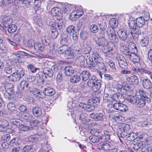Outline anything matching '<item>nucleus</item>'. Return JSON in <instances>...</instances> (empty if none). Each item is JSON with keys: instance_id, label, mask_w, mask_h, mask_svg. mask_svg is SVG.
<instances>
[{"instance_id": "f257e3e1", "label": "nucleus", "mask_w": 152, "mask_h": 152, "mask_svg": "<svg viewBox=\"0 0 152 152\" xmlns=\"http://www.w3.org/2000/svg\"><path fill=\"white\" fill-rule=\"evenodd\" d=\"M145 21L142 17H138L136 20H129V26L132 31L128 33V35L131 38H132L134 39L138 38L141 31L140 28L145 25Z\"/></svg>"}, {"instance_id": "f03ea898", "label": "nucleus", "mask_w": 152, "mask_h": 152, "mask_svg": "<svg viewBox=\"0 0 152 152\" xmlns=\"http://www.w3.org/2000/svg\"><path fill=\"white\" fill-rule=\"evenodd\" d=\"M126 98L129 102L137 105L140 108L144 107L146 104V102H147V100L145 99H138L136 97L134 96L131 95H127Z\"/></svg>"}, {"instance_id": "7ed1b4c3", "label": "nucleus", "mask_w": 152, "mask_h": 152, "mask_svg": "<svg viewBox=\"0 0 152 152\" xmlns=\"http://www.w3.org/2000/svg\"><path fill=\"white\" fill-rule=\"evenodd\" d=\"M58 52L60 54L64 55L66 58L71 59L74 56V53L71 49L66 45H63L60 47Z\"/></svg>"}, {"instance_id": "20e7f679", "label": "nucleus", "mask_w": 152, "mask_h": 152, "mask_svg": "<svg viewBox=\"0 0 152 152\" xmlns=\"http://www.w3.org/2000/svg\"><path fill=\"white\" fill-rule=\"evenodd\" d=\"M92 56L94 58V61L92 57L87 56L86 65H88L89 68L94 67L96 62H97L98 57H99V55L97 51H93Z\"/></svg>"}, {"instance_id": "39448f33", "label": "nucleus", "mask_w": 152, "mask_h": 152, "mask_svg": "<svg viewBox=\"0 0 152 152\" xmlns=\"http://www.w3.org/2000/svg\"><path fill=\"white\" fill-rule=\"evenodd\" d=\"M43 73L42 72H39L37 75H38L40 79L42 80V81H44L45 79L48 77H53L54 72L52 69L51 68L45 69L43 70Z\"/></svg>"}, {"instance_id": "423d86ee", "label": "nucleus", "mask_w": 152, "mask_h": 152, "mask_svg": "<svg viewBox=\"0 0 152 152\" xmlns=\"http://www.w3.org/2000/svg\"><path fill=\"white\" fill-rule=\"evenodd\" d=\"M106 32L108 37L112 42L116 43L118 42V38L116 37L114 30L113 27H108L107 29Z\"/></svg>"}, {"instance_id": "0eeeda50", "label": "nucleus", "mask_w": 152, "mask_h": 152, "mask_svg": "<svg viewBox=\"0 0 152 152\" xmlns=\"http://www.w3.org/2000/svg\"><path fill=\"white\" fill-rule=\"evenodd\" d=\"M116 58L121 68L124 69H126L128 68V64L125 58L122 55L120 54H117Z\"/></svg>"}, {"instance_id": "6e6552de", "label": "nucleus", "mask_w": 152, "mask_h": 152, "mask_svg": "<svg viewBox=\"0 0 152 152\" xmlns=\"http://www.w3.org/2000/svg\"><path fill=\"white\" fill-rule=\"evenodd\" d=\"M25 74L24 71L22 69L20 68L15 72H14L11 76L13 81L19 80L22 78Z\"/></svg>"}, {"instance_id": "1a4fd4ad", "label": "nucleus", "mask_w": 152, "mask_h": 152, "mask_svg": "<svg viewBox=\"0 0 152 152\" xmlns=\"http://www.w3.org/2000/svg\"><path fill=\"white\" fill-rule=\"evenodd\" d=\"M28 91L36 97L42 99L45 97V95L42 92H41L39 90L34 88L33 86H29Z\"/></svg>"}, {"instance_id": "9d476101", "label": "nucleus", "mask_w": 152, "mask_h": 152, "mask_svg": "<svg viewBox=\"0 0 152 152\" xmlns=\"http://www.w3.org/2000/svg\"><path fill=\"white\" fill-rule=\"evenodd\" d=\"M102 58L99 56V57H98L97 62H96L94 68L97 70H99L100 72L105 73L106 72V68L104 64L102 62L100 61Z\"/></svg>"}, {"instance_id": "9b49d317", "label": "nucleus", "mask_w": 152, "mask_h": 152, "mask_svg": "<svg viewBox=\"0 0 152 152\" xmlns=\"http://www.w3.org/2000/svg\"><path fill=\"white\" fill-rule=\"evenodd\" d=\"M102 50L106 54L105 56L109 57L111 56L115 52L114 48L110 47L108 43L102 47Z\"/></svg>"}, {"instance_id": "f8f14e48", "label": "nucleus", "mask_w": 152, "mask_h": 152, "mask_svg": "<svg viewBox=\"0 0 152 152\" xmlns=\"http://www.w3.org/2000/svg\"><path fill=\"white\" fill-rule=\"evenodd\" d=\"M109 101L110 102H112L113 100L119 102H122L124 101V97L121 95V94H113L111 97H108L106 99Z\"/></svg>"}, {"instance_id": "ddd939ff", "label": "nucleus", "mask_w": 152, "mask_h": 152, "mask_svg": "<svg viewBox=\"0 0 152 152\" xmlns=\"http://www.w3.org/2000/svg\"><path fill=\"white\" fill-rule=\"evenodd\" d=\"M134 96L136 97L138 99H145L147 103H149L150 102V99L147 97L145 93L142 90H139L136 91Z\"/></svg>"}, {"instance_id": "4468645a", "label": "nucleus", "mask_w": 152, "mask_h": 152, "mask_svg": "<svg viewBox=\"0 0 152 152\" xmlns=\"http://www.w3.org/2000/svg\"><path fill=\"white\" fill-rule=\"evenodd\" d=\"M4 87L5 91L7 94H9L8 98L11 99V96L13 94L14 86L12 83H6L4 84Z\"/></svg>"}, {"instance_id": "2eb2a0df", "label": "nucleus", "mask_w": 152, "mask_h": 152, "mask_svg": "<svg viewBox=\"0 0 152 152\" xmlns=\"http://www.w3.org/2000/svg\"><path fill=\"white\" fill-rule=\"evenodd\" d=\"M79 107L87 111L90 112L94 109V106L89 102V100L87 103H80L79 104Z\"/></svg>"}, {"instance_id": "dca6fc26", "label": "nucleus", "mask_w": 152, "mask_h": 152, "mask_svg": "<svg viewBox=\"0 0 152 152\" xmlns=\"http://www.w3.org/2000/svg\"><path fill=\"white\" fill-rule=\"evenodd\" d=\"M82 12L81 13L80 10L73 11L70 14L69 18L72 20H75L83 15V12Z\"/></svg>"}, {"instance_id": "f3484780", "label": "nucleus", "mask_w": 152, "mask_h": 152, "mask_svg": "<svg viewBox=\"0 0 152 152\" xmlns=\"http://www.w3.org/2000/svg\"><path fill=\"white\" fill-rule=\"evenodd\" d=\"M104 114L102 111L98 112L91 113L90 116L91 118L96 119L97 121H102L104 118Z\"/></svg>"}, {"instance_id": "a211bd4d", "label": "nucleus", "mask_w": 152, "mask_h": 152, "mask_svg": "<svg viewBox=\"0 0 152 152\" xmlns=\"http://www.w3.org/2000/svg\"><path fill=\"white\" fill-rule=\"evenodd\" d=\"M132 69L133 71L137 73L140 76H142L144 73L148 74L150 75L152 79V72L147 70L137 67L133 68Z\"/></svg>"}, {"instance_id": "6ab92c4d", "label": "nucleus", "mask_w": 152, "mask_h": 152, "mask_svg": "<svg viewBox=\"0 0 152 152\" xmlns=\"http://www.w3.org/2000/svg\"><path fill=\"white\" fill-rule=\"evenodd\" d=\"M113 107L114 109L122 112H126L128 110L127 106L121 102L114 104Z\"/></svg>"}, {"instance_id": "aec40b11", "label": "nucleus", "mask_w": 152, "mask_h": 152, "mask_svg": "<svg viewBox=\"0 0 152 152\" xmlns=\"http://www.w3.org/2000/svg\"><path fill=\"white\" fill-rule=\"evenodd\" d=\"M33 127L30 125V123L27 121L26 123L21 124L19 129L23 131H30L33 129Z\"/></svg>"}, {"instance_id": "412c9836", "label": "nucleus", "mask_w": 152, "mask_h": 152, "mask_svg": "<svg viewBox=\"0 0 152 152\" xmlns=\"http://www.w3.org/2000/svg\"><path fill=\"white\" fill-rule=\"evenodd\" d=\"M97 20L100 29L101 30H105L107 27V25L103 18L102 17L98 18Z\"/></svg>"}, {"instance_id": "4be33fe9", "label": "nucleus", "mask_w": 152, "mask_h": 152, "mask_svg": "<svg viewBox=\"0 0 152 152\" xmlns=\"http://www.w3.org/2000/svg\"><path fill=\"white\" fill-rule=\"evenodd\" d=\"M120 49L122 53L127 56V57L129 56L131 53L129 48L125 45L124 43H120Z\"/></svg>"}, {"instance_id": "5701e85b", "label": "nucleus", "mask_w": 152, "mask_h": 152, "mask_svg": "<svg viewBox=\"0 0 152 152\" xmlns=\"http://www.w3.org/2000/svg\"><path fill=\"white\" fill-rule=\"evenodd\" d=\"M137 53H131L128 57L133 63H138L140 61V58L137 54Z\"/></svg>"}, {"instance_id": "b1692460", "label": "nucleus", "mask_w": 152, "mask_h": 152, "mask_svg": "<svg viewBox=\"0 0 152 152\" xmlns=\"http://www.w3.org/2000/svg\"><path fill=\"white\" fill-rule=\"evenodd\" d=\"M30 86H32L29 84L26 80H23L18 86V89L20 91H22L26 88L28 90V88Z\"/></svg>"}, {"instance_id": "393cba45", "label": "nucleus", "mask_w": 152, "mask_h": 152, "mask_svg": "<svg viewBox=\"0 0 152 152\" xmlns=\"http://www.w3.org/2000/svg\"><path fill=\"white\" fill-rule=\"evenodd\" d=\"M117 34L119 39L122 41H125L127 37V33L123 29H119L117 32Z\"/></svg>"}, {"instance_id": "a878e982", "label": "nucleus", "mask_w": 152, "mask_h": 152, "mask_svg": "<svg viewBox=\"0 0 152 152\" xmlns=\"http://www.w3.org/2000/svg\"><path fill=\"white\" fill-rule=\"evenodd\" d=\"M43 93L45 96H53L55 94V91L54 89L50 87H48L44 88Z\"/></svg>"}, {"instance_id": "bb28decb", "label": "nucleus", "mask_w": 152, "mask_h": 152, "mask_svg": "<svg viewBox=\"0 0 152 152\" xmlns=\"http://www.w3.org/2000/svg\"><path fill=\"white\" fill-rule=\"evenodd\" d=\"M98 148L100 150H109L110 145L106 142H102L98 144Z\"/></svg>"}, {"instance_id": "cd10ccee", "label": "nucleus", "mask_w": 152, "mask_h": 152, "mask_svg": "<svg viewBox=\"0 0 152 152\" xmlns=\"http://www.w3.org/2000/svg\"><path fill=\"white\" fill-rule=\"evenodd\" d=\"M80 76L83 81H86L88 80L91 76L90 72L88 71L84 70L80 74Z\"/></svg>"}, {"instance_id": "c85d7f7f", "label": "nucleus", "mask_w": 152, "mask_h": 152, "mask_svg": "<svg viewBox=\"0 0 152 152\" xmlns=\"http://www.w3.org/2000/svg\"><path fill=\"white\" fill-rule=\"evenodd\" d=\"M142 85L145 88L150 89L152 88V83L148 79H144L143 80Z\"/></svg>"}, {"instance_id": "c756f323", "label": "nucleus", "mask_w": 152, "mask_h": 152, "mask_svg": "<svg viewBox=\"0 0 152 152\" xmlns=\"http://www.w3.org/2000/svg\"><path fill=\"white\" fill-rule=\"evenodd\" d=\"M87 57L86 59L83 55H80L78 56L77 60H78L80 65L81 67H85L86 66V61Z\"/></svg>"}, {"instance_id": "7c9ffc66", "label": "nucleus", "mask_w": 152, "mask_h": 152, "mask_svg": "<svg viewBox=\"0 0 152 152\" xmlns=\"http://www.w3.org/2000/svg\"><path fill=\"white\" fill-rule=\"evenodd\" d=\"M32 112L34 115L37 117L41 115L42 113L41 109L37 106L33 107Z\"/></svg>"}, {"instance_id": "2f4dec72", "label": "nucleus", "mask_w": 152, "mask_h": 152, "mask_svg": "<svg viewBox=\"0 0 152 152\" xmlns=\"http://www.w3.org/2000/svg\"><path fill=\"white\" fill-rule=\"evenodd\" d=\"M96 44L99 46H103L108 43L105 37H100L96 41Z\"/></svg>"}, {"instance_id": "473e14b6", "label": "nucleus", "mask_w": 152, "mask_h": 152, "mask_svg": "<svg viewBox=\"0 0 152 152\" xmlns=\"http://www.w3.org/2000/svg\"><path fill=\"white\" fill-rule=\"evenodd\" d=\"M65 73L67 76H70L74 72L73 68L70 66H66L64 69Z\"/></svg>"}, {"instance_id": "72a5a7b5", "label": "nucleus", "mask_w": 152, "mask_h": 152, "mask_svg": "<svg viewBox=\"0 0 152 152\" xmlns=\"http://www.w3.org/2000/svg\"><path fill=\"white\" fill-rule=\"evenodd\" d=\"M128 80L132 85L137 84L138 83L139 80L138 77L135 75H133L128 78Z\"/></svg>"}, {"instance_id": "f704fd0d", "label": "nucleus", "mask_w": 152, "mask_h": 152, "mask_svg": "<svg viewBox=\"0 0 152 152\" xmlns=\"http://www.w3.org/2000/svg\"><path fill=\"white\" fill-rule=\"evenodd\" d=\"M22 142L21 139L18 137L15 138L12 140L10 141V144L12 145H19Z\"/></svg>"}, {"instance_id": "c9c22d12", "label": "nucleus", "mask_w": 152, "mask_h": 152, "mask_svg": "<svg viewBox=\"0 0 152 152\" xmlns=\"http://www.w3.org/2000/svg\"><path fill=\"white\" fill-rule=\"evenodd\" d=\"M101 81L100 80H97L93 86L91 88L92 90L94 91H97L101 87Z\"/></svg>"}, {"instance_id": "e433bc0d", "label": "nucleus", "mask_w": 152, "mask_h": 152, "mask_svg": "<svg viewBox=\"0 0 152 152\" xmlns=\"http://www.w3.org/2000/svg\"><path fill=\"white\" fill-rule=\"evenodd\" d=\"M145 146V142H138L136 144H134L133 148L135 150L137 151L140 149H141L142 148L144 147Z\"/></svg>"}, {"instance_id": "4c0bfd02", "label": "nucleus", "mask_w": 152, "mask_h": 152, "mask_svg": "<svg viewBox=\"0 0 152 152\" xmlns=\"http://www.w3.org/2000/svg\"><path fill=\"white\" fill-rule=\"evenodd\" d=\"M55 28H51L49 31V33L53 39L56 38L58 35V31Z\"/></svg>"}, {"instance_id": "58836bf2", "label": "nucleus", "mask_w": 152, "mask_h": 152, "mask_svg": "<svg viewBox=\"0 0 152 152\" xmlns=\"http://www.w3.org/2000/svg\"><path fill=\"white\" fill-rule=\"evenodd\" d=\"M97 80L95 76H91L87 82V85L91 88Z\"/></svg>"}, {"instance_id": "ea45409f", "label": "nucleus", "mask_w": 152, "mask_h": 152, "mask_svg": "<svg viewBox=\"0 0 152 152\" xmlns=\"http://www.w3.org/2000/svg\"><path fill=\"white\" fill-rule=\"evenodd\" d=\"M34 49L38 52H42L44 49V47L39 43H36L34 45Z\"/></svg>"}, {"instance_id": "a19ab883", "label": "nucleus", "mask_w": 152, "mask_h": 152, "mask_svg": "<svg viewBox=\"0 0 152 152\" xmlns=\"http://www.w3.org/2000/svg\"><path fill=\"white\" fill-rule=\"evenodd\" d=\"M80 77L79 76L75 75L71 77L70 80L72 83H77L80 82Z\"/></svg>"}, {"instance_id": "79ce46f5", "label": "nucleus", "mask_w": 152, "mask_h": 152, "mask_svg": "<svg viewBox=\"0 0 152 152\" xmlns=\"http://www.w3.org/2000/svg\"><path fill=\"white\" fill-rule=\"evenodd\" d=\"M90 141L93 143L98 142L100 140V138L97 135H92L89 137Z\"/></svg>"}, {"instance_id": "37998d69", "label": "nucleus", "mask_w": 152, "mask_h": 152, "mask_svg": "<svg viewBox=\"0 0 152 152\" xmlns=\"http://www.w3.org/2000/svg\"><path fill=\"white\" fill-rule=\"evenodd\" d=\"M128 48L129 50L131 49V53H137V49L134 43L130 42L129 44Z\"/></svg>"}, {"instance_id": "c03bdc74", "label": "nucleus", "mask_w": 152, "mask_h": 152, "mask_svg": "<svg viewBox=\"0 0 152 152\" xmlns=\"http://www.w3.org/2000/svg\"><path fill=\"white\" fill-rule=\"evenodd\" d=\"M57 47L56 45L53 44L50 46V53L52 55H55L56 53Z\"/></svg>"}, {"instance_id": "a18cd8bd", "label": "nucleus", "mask_w": 152, "mask_h": 152, "mask_svg": "<svg viewBox=\"0 0 152 152\" xmlns=\"http://www.w3.org/2000/svg\"><path fill=\"white\" fill-rule=\"evenodd\" d=\"M41 41L42 44L46 46L49 45L50 43V40L46 36L41 38Z\"/></svg>"}, {"instance_id": "49530a36", "label": "nucleus", "mask_w": 152, "mask_h": 152, "mask_svg": "<svg viewBox=\"0 0 152 152\" xmlns=\"http://www.w3.org/2000/svg\"><path fill=\"white\" fill-rule=\"evenodd\" d=\"M17 29V26L14 24H12L10 25L8 28L7 31L9 33H12L15 32Z\"/></svg>"}, {"instance_id": "de8ad7c7", "label": "nucleus", "mask_w": 152, "mask_h": 152, "mask_svg": "<svg viewBox=\"0 0 152 152\" xmlns=\"http://www.w3.org/2000/svg\"><path fill=\"white\" fill-rule=\"evenodd\" d=\"M125 130L123 129H120L117 131V135L120 137L124 138L126 136V133L124 132Z\"/></svg>"}, {"instance_id": "09e8293b", "label": "nucleus", "mask_w": 152, "mask_h": 152, "mask_svg": "<svg viewBox=\"0 0 152 152\" xmlns=\"http://www.w3.org/2000/svg\"><path fill=\"white\" fill-rule=\"evenodd\" d=\"M88 34L87 31H82L80 33V38L83 40H86L88 37Z\"/></svg>"}, {"instance_id": "8fccbe9b", "label": "nucleus", "mask_w": 152, "mask_h": 152, "mask_svg": "<svg viewBox=\"0 0 152 152\" xmlns=\"http://www.w3.org/2000/svg\"><path fill=\"white\" fill-rule=\"evenodd\" d=\"M149 39L147 37L143 38L140 42V44L142 47H146L148 44Z\"/></svg>"}, {"instance_id": "3c124183", "label": "nucleus", "mask_w": 152, "mask_h": 152, "mask_svg": "<svg viewBox=\"0 0 152 152\" xmlns=\"http://www.w3.org/2000/svg\"><path fill=\"white\" fill-rule=\"evenodd\" d=\"M91 50V47L89 45H87L84 47L82 49V51L85 54L89 53Z\"/></svg>"}, {"instance_id": "603ef678", "label": "nucleus", "mask_w": 152, "mask_h": 152, "mask_svg": "<svg viewBox=\"0 0 152 152\" xmlns=\"http://www.w3.org/2000/svg\"><path fill=\"white\" fill-rule=\"evenodd\" d=\"M14 69L12 66L8 65H6L4 68V70L5 72L8 74H11L12 71H14Z\"/></svg>"}, {"instance_id": "864d4df0", "label": "nucleus", "mask_w": 152, "mask_h": 152, "mask_svg": "<svg viewBox=\"0 0 152 152\" xmlns=\"http://www.w3.org/2000/svg\"><path fill=\"white\" fill-rule=\"evenodd\" d=\"M140 151L142 152H151L152 151V146H146L145 143L144 147L142 148Z\"/></svg>"}, {"instance_id": "5fc2aeb1", "label": "nucleus", "mask_w": 152, "mask_h": 152, "mask_svg": "<svg viewBox=\"0 0 152 152\" xmlns=\"http://www.w3.org/2000/svg\"><path fill=\"white\" fill-rule=\"evenodd\" d=\"M109 23L111 26L117 27L118 25V21L117 19L115 18H113L109 21Z\"/></svg>"}, {"instance_id": "6e6d98bb", "label": "nucleus", "mask_w": 152, "mask_h": 152, "mask_svg": "<svg viewBox=\"0 0 152 152\" xmlns=\"http://www.w3.org/2000/svg\"><path fill=\"white\" fill-rule=\"evenodd\" d=\"M137 136L136 133L132 132L128 134L126 137V139L128 140L131 141L134 140L135 137H137Z\"/></svg>"}, {"instance_id": "4d7b16f0", "label": "nucleus", "mask_w": 152, "mask_h": 152, "mask_svg": "<svg viewBox=\"0 0 152 152\" xmlns=\"http://www.w3.org/2000/svg\"><path fill=\"white\" fill-rule=\"evenodd\" d=\"M24 152H34V149L32 145H27L23 148Z\"/></svg>"}, {"instance_id": "13d9d810", "label": "nucleus", "mask_w": 152, "mask_h": 152, "mask_svg": "<svg viewBox=\"0 0 152 152\" xmlns=\"http://www.w3.org/2000/svg\"><path fill=\"white\" fill-rule=\"evenodd\" d=\"M98 132V133L97 134V136H98L100 137V138L101 139H104V136H105V133H107V131H105L103 129H99Z\"/></svg>"}, {"instance_id": "bf43d9fd", "label": "nucleus", "mask_w": 152, "mask_h": 152, "mask_svg": "<svg viewBox=\"0 0 152 152\" xmlns=\"http://www.w3.org/2000/svg\"><path fill=\"white\" fill-rule=\"evenodd\" d=\"M27 68L29 70H30L31 71L32 73H35L37 70H39V68H37L35 67L32 64H30L27 66Z\"/></svg>"}, {"instance_id": "052dcab7", "label": "nucleus", "mask_w": 152, "mask_h": 152, "mask_svg": "<svg viewBox=\"0 0 152 152\" xmlns=\"http://www.w3.org/2000/svg\"><path fill=\"white\" fill-rule=\"evenodd\" d=\"M32 117V114L29 113H24L23 115V118L27 120H31Z\"/></svg>"}, {"instance_id": "680f3d73", "label": "nucleus", "mask_w": 152, "mask_h": 152, "mask_svg": "<svg viewBox=\"0 0 152 152\" xmlns=\"http://www.w3.org/2000/svg\"><path fill=\"white\" fill-rule=\"evenodd\" d=\"M25 100L28 104H33L35 102V100L32 97L29 96H27L25 98Z\"/></svg>"}, {"instance_id": "e2e57ef3", "label": "nucleus", "mask_w": 152, "mask_h": 152, "mask_svg": "<svg viewBox=\"0 0 152 152\" xmlns=\"http://www.w3.org/2000/svg\"><path fill=\"white\" fill-rule=\"evenodd\" d=\"M52 14L54 16H59L60 13L58 12V8L57 7H53L52 9Z\"/></svg>"}, {"instance_id": "0e129e2a", "label": "nucleus", "mask_w": 152, "mask_h": 152, "mask_svg": "<svg viewBox=\"0 0 152 152\" xmlns=\"http://www.w3.org/2000/svg\"><path fill=\"white\" fill-rule=\"evenodd\" d=\"M90 29L91 31L93 33H96L99 30V28L96 25H91Z\"/></svg>"}, {"instance_id": "69168bd1", "label": "nucleus", "mask_w": 152, "mask_h": 152, "mask_svg": "<svg viewBox=\"0 0 152 152\" xmlns=\"http://www.w3.org/2000/svg\"><path fill=\"white\" fill-rule=\"evenodd\" d=\"M8 109L11 111H12L15 109V104L12 102H10L7 105Z\"/></svg>"}, {"instance_id": "338daca9", "label": "nucleus", "mask_w": 152, "mask_h": 152, "mask_svg": "<svg viewBox=\"0 0 152 152\" xmlns=\"http://www.w3.org/2000/svg\"><path fill=\"white\" fill-rule=\"evenodd\" d=\"M10 139V136L9 134L4 135L1 137V140L4 141H7Z\"/></svg>"}, {"instance_id": "774afa93", "label": "nucleus", "mask_w": 152, "mask_h": 152, "mask_svg": "<svg viewBox=\"0 0 152 152\" xmlns=\"http://www.w3.org/2000/svg\"><path fill=\"white\" fill-rule=\"evenodd\" d=\"M12 122L13 124L18 126L19 128L21 124L23 123V121L20 119H17L14 120Z\"/></svg>"}]
</instances>
